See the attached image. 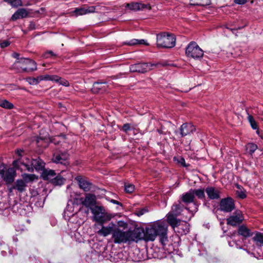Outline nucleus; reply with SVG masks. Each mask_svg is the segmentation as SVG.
<instances>
[{
  "instance_id": "1",
  "label": "nucleus",
  "mask_w": 263,
  "mask_h": 263,
  "mask_svg": "<svg viewBox=\"0 0 263 263\" xmlns=\"http://www.w3.org/2000/svg\"><path fill=\"white\" fill-rule=\"evenodd\" d=\"M167 226L163 221H157L146 228L145 239L147 241H154L157 236H159L160 241L165 246L167 241Z\"/></svg>"
},
{
  "instance_id": "2",
  "label": "nucleus",
  "mask_w": 263,
  "mask_h": 263,
  "mask_svg": "<svg viewBox=\"0 0 263 263\" xmlns=\"http://www.w3.org/2000/svg\"><path fill=\"white\" fill-rule=\"evenodd\" d=\"M13 165L21 171H27L32 173L34 170L37 172L43 171L45 167V163L40 158L31 160L26 158L25 161L18 159L13 162Z\"/></svg>"
},
{
  "instance_id": "3",
  "label": "nucleus",
  "mask_w": 263,
  "mask_h": 263,
  "mask_svg": "<svg viewBox=\"0 0 263 263\" xmlns=\"http://www.w3.org/2000/svg\"><path fill=\"white\" fill-rule=\"evenodd\" d=\"M185 211L187 212V215L185 216V219L188 220L193 216L194 213L191 211L188 208H185L184 209V206L179 202L178 204H174L172 207L171 211L167 215V220L170 224H174L175 222L177 221L178 219L177 216L180 215L182 212Z\"/></svg>"
},
{
  "instance_id": "4",
  "label": "nucleus",
  "mask_w": 263,
  "mask_h": 263,
  "mask_svg": "<svg viewBox=\"0 0 263 263\" xmlns=\"http://www.w3.org/2000/svg\"><path fill=\"white\" fill-rule=\"evenodd\" d=\"M12 69L18 72L34 71L36 70V64L30 59L21 58L14 63Z\"/></svg>"
},
{
  "instance_id": "5",
  "label": "nucleus",
  "mask_w": 263,
  "mask_h": 263,
  "mask_svg": "<svg viewBox=\"0 0 263 263\" xmlns=\"http://www.w3.org/2000/svg\"><path fill=\"white\" fill-rule=\"evenodd\" d=\"M176 44V38L174 34L162 32L157 34V46L159 48H171Z\"/></svg>"
},
{
  "instance_id": "6",
  "label": "nucleus",
  "mask_w": 263,
  "mask_h": 263,
  "mask_svg": "<svg viewBox=\"0 0 263 263\" xmlns=\"http://www.w3.org/2000/svg\"><path fill=\"white\" fill-rule=\"evenodd\" d=\"M93 220L103 225L105 222L109 221L114 216L105 211L103 206H95L91 209Z\"/></svg>"
},
{
  "instance_id": "7",
  "label": "nucleus",
  "mask_w": 263,
  "mask_h": 263,
  "mask_svg": "<svg viewBox=\"0 0 263 263\" xmlns=\"http://www.w3.org/2000/svg\"><path fill=\"white\" fill-rule=\"evenodd\" d=\"M186 55L188 57L194 59H199L203 55V51L195 42H191L185 50Z\"/></svg>"
},
{
  "instance_id": "8",
  "label": "nucleus",
  "mask_w": 263,
  "mask_h": 263,
  "mask_svg": "<svg viewBox=\"0 0 263 263\" xmlns=\"http://www.w3.org/2000/svg\"><path fill=\"white\" fill-rule=\"evenodd\" d=\"M112 238L115 243L128 242V231H124L118 228H115L112 232Z\"/></svg>"
},
{
  "instance_id": "9",
  "label": "nucleus",
  "mask_w": 263,
  "mask_h": 263,
  "mask_svg": "<svg viewBox=\"0 0 263 263\" xmlns=\"http://www.w3.org/2000/svg\"><path fill=\"white\" fill-rule=\"evenodd\" d=\"M157 64L150 63H137L130 66L129 70L132 72L145 73L152 69V67Z\"/></svg>"
},
{
  "instance_id": "10",
  "label": "nucleus",
  "mask_w": 263,
  "mask_h": 263,
  "mask_svg": "<svg viewBox=\"0 0 263 263\" xmlns=\"http://www.w3.org/2000/svg\"><path fill=\"white\" fill-rule=\"evenodd\" d=\"M174 231L180 235H185L189 232L190 224L185 221L177 219L174 224H170Z\"/></svg>"
},
{
  "instance_id": "11",
  "label": "nucleus",
  "mask_w": 263,
  "mask_h": 263,
  "mask_svg": "<svg viewBox=\"0 0 263 263\" xmlns=\"http://www.w3.org/2000/svg\"><path fill=\"white\" fill-rule=\"evenodd\" d=\"M69 155L66 151H57L53 155L52 160L54 163H60L64 166L69 165L68 159Z\"/></svg>"
},
{
  "instance_id": "12",
  "label": "nucleus",
  "mask_w": 263,
  "mask_h": 263,
  "mask_svg": "<svg viewBox=\"0 0 263 263\" xmlns=\"http://www.w3.org/2000/svg\"><path fill=\"white\" fill-rule=\"evenodd\" d=\"M244 220L242 212L240 210H236L232 215L227 218V223L233 227L236 226Z\"/></svg>"
},
{
  "instance_id": "13",
  "label": "nucleus",
  "mask_w": 263,
  "mask_h": 263,
  "mask_svg": "<svg viewBox=\"0 0 263 263\" xmlns=\"http://www.w3.org/2000/svg\"><path fill=\"white\" fill-rule=\"evenodd\" d=\"M220 210L224 212H231L235 209L233 199L230 197L222 199L219 204Z\"/></svg>"
},
{
  "instance_id": "14",
  "label": "nucleus",
  "mask_w": 263,
  "mask_h": 263,
  "mask_svg": "<svg viewBox=\"0 0 263 263\" xmlns=\"http://www.w3.org/2000/svg\"><path fill=\"white\" fill-rule=\"evenodd\" d=\"M128 242L132 241L137 242L142 239L144 237L145 238V233L140 229H135L133 231H128Z\"/></svg>"
},
{
  "instance_id": "15",
  "label": "nucleus",
  "mask_w": 263,
  "mask_h": 263,
  "mask_svg": "<svg viewBox=\"0 0 263 263\" xmlns=\"http://www.w3.org/2000/svg\"><path fill=\"white\" fill-rule=\"evenodd\" d=\"M81 201L82 204L86 208H89L90 210H91V209L93 208L95 206H96V197L93 194H86L85 197L84 199H81Z\"/></svg>"
},
{
  "instance_id": "16",
  "label": "nucleus",
  "mask_w": 263,
  "mask_h": 263,
  "mask_svg": "<svg viewBox=\"0 0 263 263\" xmlns=\"http://www.w3.org/2000/svg\"><path fill=\"white\" fill-rule=\"evenodd\" d=\"M195 131V127L191 123H184L179 128V134L181 137L189 135Z\"/></svg>"
},
{
  "instance_id": "17",
  "label": "nucleus",
  "mask_w": 263,
  "mask_h": 263,
  "mask_svg": "<svg viewBox=\"0 0 263 263\" xmlns=\"http://www.w3.org/2000/svg\"><path fill=\"white\" fill-rule=\"evenodd\" d=\"M205 191L208 198L211 200L218 199L220 198V191L219 189L209 186L205 189Z\"/></svg>"
},
{
  "instance_id": "18",
  "label": "nucleus",
  "mask_w": 263,
  "mask_h": 263,
  "mask_svg": "<svg viewBox=\"0 0 263 263\" xmlns=\"http://www.w3.org/2000/svg\"><path fill=\"white\" fill-rule=\"evenodd\" d=\"M116 226L112 222L110 223L106 227L102 226L101 229L98 231V234L104 237H106L111 233L112 234V232L115 230Z\"/></svg>"
},
{
  "instance_id": "19",
  "label": "nucleus",
  "mask_w": 263,
  "mask_h": 263,
  "mask_svg": "<svg viewBox=\"0 0 263 263\" xmlns=\"http://www.w3.org/2000/svg\"><path fill=\"white\" fill-rule=\"evenodd\" d=\"M237 233L238 235L242 236L245 238L250 237L253 235L251 231L243 224L238 227Z\"/></svg>"
},
{
  "instance_id": "20",
  "label": "nucleus",
  "mask_w": 263,
  "mask_h": 263,
  "mask_svg": "<svg viewBox=\"0 0 263 263\" xmlns=\"http://www.w3.org/2000/svg\"><path fill=\"white\" fill-rule=\"evenodd\" d=\"M76 180L78 182L80 187L84 191L87 192L90 190L91 184L83 179L81 176H77Z\"/></svg>"
},
{
  "instance_id": "21",
  "label": "nucleus",
  "mask_w": 263,
  "mask_h": 263,
  "mask_svg": "<svg viewBox=\"0 0 263 263\" xmlns=\"http://www.w3.org/2000/svg\"><path fill=\"white\" fill-rule=\"evenodd\" d=\"M180 199L182 202L186 204L194 202L195 196L193 194V192H192V189H191L189 192L183 194L181 195Z\"/></svg>"
},
{
  "instance_id": "22",
  "label": "nucleus",
  "mask_w": 263,
  "mask_h": 263,
  "mask_svg": "<svg viewBox=\"0 0 263 263\" xmlns=\"http://www.w3.org/2000/svg\"><path fill=\"white\" fill-rule=\"evenodd\" d=\"M28 15V12L25 8L18 9L12 16L11 20L16 21L20 18L26 17Z\"/></svg>"
},
{
  "instance_id": "23",
  "label": "nucleus",
  "mask_w": 263,
  "mask_h": 263,
  "mask_svg": "<svg viewBox=\"0 0 263 263\" xmlns=\"http://www.w3.org/2000/svg\"><path fill=\"white\" fill-rule=\"evenodd\" d=\"M54 171L52 170L44 169L42 173L41 176L45 180H49L51 182L52 179L55 176Z\"/></svg>"
},
{
  "instance_id": "24",
  "label": "nucleus",
  "mask_w": 263,
  "mask_h": 263,
  "mask_svg": "<svg viewBox=\"0 0 263 263\" xmlns=\"http://www.w3.org/2000/svg\"><path fill=\"white\" fill-rule=\"evenodd\" d=\"M106 84V82H96L93 84L91 90L93 93L102 92L105 91V87L103 84Z\"/></svg>"
},
{
  "instance_id": "25",
  "label": "nucleus",
  "mask_w": 263,
  "mask_h": 263,
  "mask_svg": "<svg viewBox=\"0 0 263 263\" xmlns=\"http://www.w3.org/2000/svg\"><path fill=\"white\" fill-rule=\"evenodd\" d=\"M95 10V8L93 6L85 8H76L73 12L76 14V15H82L86 14L88 13L93 12Z\"/></svg>"
},
{
  "instance_id": "26",
  "label": "nucleus",
  "mask_w": 263,
  "mask_h": 263,
  "mask_svg": "<svg viewBox=\"0 0 263 263\" xmlns=\"http://www.w3.org/2000/svg\"><path fill=\"white\" fill-rule=\"evenodd\" d=\"M15 177V172L12 168L8 169L3 175L4 180L7 183L13 181Z\"/></svg>"
},
{
  "instance_id": "27",
  "label": "nucleus",
  "mask_w": 263,
  "mask_h": 263,
  "mask_svg": "<svg viewBox=\"0 0 263 263\" xmlns=\"http://www.w3.org/2000/svg\"><path fill=\"white\" fill-rule=\"evenodd\" d=\"M126 7L130 10L138 11L143 10L147 7V5L139 3H131L127 4Z\"/></svg>"
},
{
  "instance_id": "28",
  "label": "nucleus",
  "mask_w": 263,
  "mask_h": 263,
  "mask_svg": "<svg viewBox=\"0 0 263 263\" xmlns=\"http://www.w3.org/2000/svg\"><path fill=\"white\" fill-rule=\"evenodd\" d=\"M26 184L23 180H17L15 182V186L10 189V191L12 192L13 189H16L20 192H23L25 191Z\"/></svg>"
},
{
  "instance_id": "29",
  "label": "nucleus",
  "mask_w": 263,
  "mask_h": 263,
  "mask_svg": "<svg viewBox=\"0 0 263 263\" xmlns=\"http://www.w3.org/2000/svg\"><path fill=\"white\" fill-rule=\"evenodd\" d=\"M252 239L256 246L260 247L263 246V233L256 232Z\"/></svg>"
},
{
  "instance_id": "30",
  "label": "nucleus",
  "mask_w": 263,
  "mask_h": 263,
  "mask_svg": "<svg viewBox=\"0 0 263 263\" xmlns=\"http://www.w3.org/2000/svg\"><path fill=\"white\" fill-rule=\"evenodd\" d=\"M65 140L66 136L65 135H61L52 138L50 142L55 145H59L61 143L65 142Z\"/></svg>"
},
{
  "instance_id": "31",
  "label": "nucleus",
  "mask_w": 263,
  "mask_h": 263,
  "mask_svg": "<svg viewBox=\"0 0 263 263\" xmlns=\"http://www.w3.org/2000/svg\"><path fill=\"white\" fill-rule=\"evenodd\" d=\"M125 44L129 45V46H134L136 45H145L146 46L149 45V44L147 42L146 40L143 39L138 40V39H132L128 42L125 43Z\"/></svg>"
},
{
  "instance_id": "32",
  "label": "nucleus",
  "mask_w": 263,
  "mask_h": 263,
  "mask_svg": "<svg viewBox=\"0 0 263 263\" xmlns=\"http://www.w3.org/2000/svg\"><path fill=\"white\" fill-rule=\"evenodd\" d=\"M192 192L195 196H196L200 199H203L205 198L204 190L202 189H192Z\"/></svg>"
},
{
  "instance_id": "33",
  "label": "nucleus",
  "mask_w": 263,
  "mask_h": 263,
  "mask_svg": "<svg viewBox=\"0 0 263 263\" xmlns=\"http://www.w3.org/2000/svg\"><path fill=\"white\" fill-rule=\"evenodd\" d=\"M65 179L60 175L55 176L52 179L51 183L55 185H61L65 182Z\"/></svg>"
},
{
  "instance_id": "34",
  "label": "nucleus",
  "mask_w": 263,
  "mask_h": 263,
  "mask_svg": "<svg viewBox=\"0 0 263 263\" xmlns=\"http://www.w3.org/2000/svg\"><path fill=\"white\" fill-rule=\"evenodd\" d=\"M0 106L6 109H12L14 106L13 104L5 99L0 100Z\"/></svg>"
},
{
  "instance_id": "35",
  "label": "nucleus",
  "mask_w": 263,
  "mask_h": 263,
  "mask_svg": "<svg viewBox=\"0 0 263 263\" xmlns=\"http://www.w3.org/2000/svg\"><path fill=\"white\" fill-rule=\"evenodd\" d=\"M192 4L196 6H206L210 4V0H191Z\"/></svg>"
},
{
  "instance_id": "36",
  "label": "nucleus",
  "mask_w": 263,
  "mask_h": 263,
  "mask_svg": "<svg viewBox=\"0 0 263 263\" xmlns=\"http://www.w3.org/2000/svg\"><path fill=\"white\" fill-rule=\"evenodd\" d=\"M5 2L10 4L12 6L17 7L22 6L21 0H4Z\"/></svg>"
},
{
  "instance_id": "37",
  "label": "nucleus",
  "mask_w": 263,
  "mask_h": 263,
  "mask_svg": "<svg viewBox=\"0 0 263 263\" xmlns=\"http://www.w3.org/2000/svg\"><path fill=\"white\" fill-rule=\"evenodd\" d=\"M257 145L254 143H249L247 145V149L248 150L250 154L252 155L257 149Z\"/></svg>"
},
{
  "instance_id": "38",
  "label": "nucleus",
  "mask_w": 263,
  "mask_h": 263,
  "mask_svg": "<svg viewBox=\"0 0 263 263\" xmlns=\"http://www.w3.org/2000/svg\"><path fill=\"white\" fill-rule=\"evenodd\" d=\"M22 177L24 181L28 182L33 181L36 177V176L34 174H28L25 173L22 175Z\"/></svg>"
},
{
  "instance_id": "39",
  "label": "nucleus",
  "mask_w": 263,
  "mask_h": 263,
  "mask_svg": "<svg viewBox=\"0 0 263 263\" xmlns=\"http://www.w3.org/2000/svg\"><path fill=\"white\" fill-rule=\"evenodd\" d=\"M248 120L253 129H256L258 128L257 124L251 115H248Z\"/></svg>"
},
{
  "instance_id": "40",
  "label": "nucleus",
  "mask_w": 263,
  "mask_h": 263,
  "mask_svg": "<svg viewBox=\"0 0 263 263\" xmlns=\"http://www.w3.org/2000/svg\"><path fill=\"white\" fill-rule=\"evenodd\" d=\"M124 190L126 193H132L135 190V186L130 183H125Z\"/></svg>"
},
{
  "instance_id": "41",
  "label": "nucleus",
  "mask_w": 263,
  "mask_h": 263,
  "mask_svg": "<svg viewBox=\"0 0 263 263\" xmlns=\"http://www.w3.org/2000/svg\"><path fill=\"white\" fill-rule=\"evenodd\" d=\"M27 82L30 85H36L39 83L37 78H29L27 79Z\"/></svg>"
},
{
  "instance_id": "42",
  "label": "nucleus",
  "mask_w": 263,
  "mask_h": 263,
  "mask_svg": "<svg viewBox=\"0 0 263 263\" xmlns=\"http://www.w3.org/2000/svg\"><path fill=\"white\" fill-rule=\"evenodd\" d=\"M50 56L55 57V56H57V55L51 50L46 51L43 55V58L45 59L49 58V57H50Z\"/></svg>"
},
{
  "instance_id": "43",
  "label": "nucleus",
  "mask_w": 263,
  "mask_h": 263,
  "mask_svg": "<svg viewBox=\"0 0 263 263\" xmlns=\"http://www.w3.org/2000/svg\"><path fill=\"white\" fill-rule=\"evenodd\" d=\"M234 244L237 249H241L242 248V247L240 246L235 239H233L232 242L230 241L229 242V245L230 247H233Z\"/></svg>"
},
{
  "instance_id": "44",
  "label": "nucleus",
  "mask_w": 263,
  "mask_h": 263,
  "mask_svg": "<svg viewBox=\"0 0 263 263\" xmlns=\"http://www.w3.org/2000/svg\"><path fill=\"white\" fill-rule=\"evenodd\" d=\"M58 83H59L60 84L65 86H68L69 85V83L68 81H67L65 79H62L61 77L60 80H59Z\"/></svg>"
},
{
  "instance_id": "45",
  "label": "nucleus",
  "mask_w": 263,
  "mask_h": 263,
  "mask_svg": "<svg viewBox=\"0 0 263 263\" xmlns=\"http://www.w3.org/2000/svg\"><path fill=\"white\" fill-rule=\"evenodd\" d=\"M147 210L145 208H143L142 209H141L139 211H137V213H136V214L140 216H141L142 215H143L144 213H146L147 212Z\"/></svg>"
},
{
  "instance_id": "46",
  "label": "nucleus",
  "mask_w": 263,
  "mask_h": 263,
  "mask_svg": "<svg viewBox=\"0 0 263 263\" xmlns=\"http://www.w3.org/2000/svg\"><path fill=\"white\" fill-rule=\"evenodd\" d=\"M130 125L129 123L124 124L122 126V129L125 132H127L130 130Z\"/></svg>"
},
{
  "instance_id": "47",
  "label": "nucleus",
  "mask_w": 263,
  "mask_h": 263,
  "mask_svg": "<svg viewBox=\"0 0 263 263\" xmlns=\"http://www.w3.org/2000/svg\"><path fill=\"white\" fill-rule=\"evenodd\" d=\"M10 42L8 41H4L1 44V48H5L10 45Z\"/></svg>"
},
{
  "instance_id": "48",
  "label": "nucleus",
  "mask_w": 263,
  "mask_h": 263,
  "mask_svg": "<svg viewBox=\"0 0 263 263\" xmlns=\"http://www.w3.org/2000/svg\"><path fill=\"white\" fill-rule=\"evenodd\" d=\"M247 0H234V3L236 4L243 5L247 3Z\"/></svg>"
},
{
  "instance_id": "49",
  "label": "nucleus",
  "mask_w": 263,
  "mask_h": 263,
  "mask_svg": "<svg viewBox=\"0 0 263 263\" xmlns=\"http://www.w3.org/2000/svg\"><path fill=\"white\" fill-rule=\"evenodd\" d=\"M59 80H60V77L58 76L54 75L51 76V81H53L58 82L59 81Z\"/></svg>"
},
{
  "instance_id": "50",
  "label": "nucleus",
  "mask_w": 263,
  "mask_h": 263,
  "mask_svg": "<svg viewBox=\"0 0 263 263\" xmlns=\"http://www.w3.org/2000/svg\"><path fill=\"white\" fill-rule=\"evenodd\" d=\"M178 162L180 163L183 166H187V165L185 164V160L182 157L180 158L179 160H178Z\"/></svg>"
},
{
  "instance_id": "51",
  "label": "nucleus",
  "mask_w": 263,
  "mask_h": 263,
  "mask_svg": "<svg viewBox=\"0 0 263 263\" xmlns=\"http://www.w3.org/2000/svg\"><path fill=\"white\" fill-rule=\"evenodd\" d=\"M156 64V66H155V67H157L159 65H161L162 66H173V64H170L167 63L166 62H163L162 63H157Z\"/></svg>"
},
{
  "instance_id": "52",
  "label": "nucleus",
  "mask_w": 263,
  "mask_h": 263,
  "mask_svg": "<svg viewBox=\"0 0 263 263\" xmlns=\"http://www.w3.org/2000/svg\"><path fill=\"white\" fill-rule=\"evenodd\" d=\"M238 195L241 199H243V198L246 197V194L243 192H242V191H240V192H238Z\"/></svg>"
},
{
  "instance_id": "53",
  "label": "nucleus",
  "mask_w": 263,
  "mask_h": 263,
  "mask_svg": "<svg viewBox=\"0 0 263 263\" xmlns=\"http://www.w3.org/2000/svg\"><path fill=\"white\" fill-rule=\"evenodd\" d=\"M110 202H111V203H112L114 204H117V205H119L120 206H122V204L121 202L118 201L117 200H114V199H111L110 200Z\"/></svg>"
},
{
  "instance_id": "54",
  "label": "nucleus",
  "mask_w": 263,
  "mask_h": 263,
  "mask_svg": "<svg viewBox=\"0 0 263 263\" xmlns=\"http://www.w3.org/2000/svg\"><path fill=\"white\" fill-rule=\"evenodd\" d=\"M12 56L14 58L16 59V60H20V58H19L20 54L18 53L14 52L12 53Z\"/></svg>"
},
{
  "instance_id": "55",
  "label": "nucleus",
  "mask_w": 263,
  "mask_h": 263,
  "mask_svg": "<svg viewBox=\"0 0 263 263\" xmlns=\"http://www.w3.org/2000/svg\"><path fill=\"white\" fill-rule=\"evenodd\" d=\"M23 152V150L21 149H18L16 151V153L20 157H22V154Z\"/></svg>"
},
{
  "instance_id": "56",
  "label": "nucleus",
  "mask_w": 263,
  "mask_h": 263,
  "mask_svg": "<svg viewBox=\"0 0 263 263\" xmlns=\"http://www.w3.org/2000/svg\"><path fill=\"white\" fill-rule=\"evenodd\" d=\"M51 76L49 75L44 76V80H51Z\"/></svg>"
},
{
  "instance_id": "57",
  "label": "nucleus",
  "mask_w": 263,
  "mask_h": 263,
  "mask_svg": "<svg viewBox=\"0 0 263 263\" xmlns=\"http://www.w3.org/2000/svg\"><path fill=\"white\" fill-rule=\"evenodd\" d=\"M37 78L38 79L39 82H40L41 81L44 80V76H40Z\"/></svg>"
},
{
  "instance_id": "58",
  "label": "nucleus",
  "mask_w": 263,
  "mask_h": 263,
  "mask_svg": "<svg viewBox=\"0 0 263 263\" xmlns=\"http://www.w3.org/2000/svg\"><path fill=\"white\" fill-rule=\"evenodd\" d=\"M235 234H236L235 233H233V234H232V238H233V237H235Z\"/></svg>"
},
{
  "instance_id": "59",
  "label": "nucleus",
  "mask_w": 263,
  "mask_h": 263,
  "mask_svg": "<svg viewBox=\"0 0 263 263\" xmlns=\"http://www.w3.org/2000/svg\"><path fill=\"white\" fill-rule=\"evenodd\" d=\"M28 66H30V67H33V65H29Z\"/></svg>"
},
{
  "instance_id": "60",
  "label": "nucleus",
  "mask_w": 263,
  "mask_h": 263,
  "mask_svg": "<svg viewBox=\"0 0 263 263\" xmlns=\"http://www.w3.org/2000/svg\"><path fill=\"white\" fill-rule=\"evenodd\" d=\"M241 28H242V27H239V28H238V29H241Z\"/></svg>"
}]
</instances>
